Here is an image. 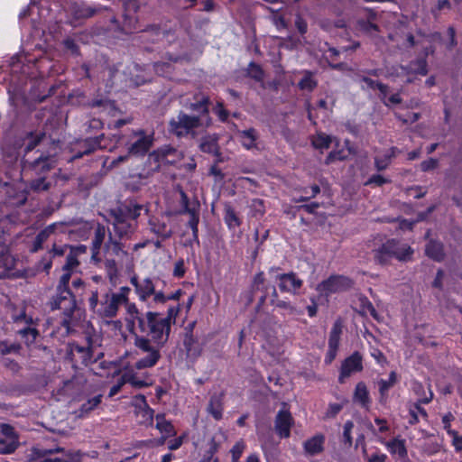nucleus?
Instances as JSON below:
<instances>
[{
  "instance_id": "obj_24",
  "label": "nucleus",
  "mask_w": 462,
  "mask_h": 462,
  "mask_svg": "<svg viewBox=\"0 0 462 462\" xmlns=\"http://www.w3.org/2000/svg\"><path fill=\"white\" fill-rule=\"evenodd\" d=\"M402 72L409 75L426 76L429 72L428 61L425 57L418 56L415 60L409 62L407 65H402Z\"/></svg>"
},
{
  "instance_id": "obj_25",
  "label": "nucleus",
  "mask_w": 462,
  "mask_h": 462,
  "mask_svg": "<svg viewBox=\"0 0 462 462\" xmlns=\"http://www.w3.org/2000/svg\"><path fill=\"white\" fill-rule=\"evenodd\" d=\"M178 153V150L170 145H163L154 151H152L149 157L153 160L155 162H166V163H173L174 160H169L170 156L175 157Z\"/></svg>"
},
{
  "instance_id": "obj_43",
  "label": "nucleus",
  "mask_w": 462,
  "mask_h": 462,
  "mask_svg": "<svg viewBox=\"0 0 462 462\" xmlns=\"http://www.w3.org/2000/svg\"><path fill=\"white\" fill-rule=\"evenodd\" d=\"M17 335L23 339L26 346H30L36 341L37 337L40 336V332L36 328L25 327L19 329Z\"/></svg>"
},
{
  "instance_id": "obj_60",
  "label": "nucleus",
  "mask_w": 462,
  "mask_h": 462,
  "mask_svg": "<svg viewBox=\"0 0 462 462\" xmlns=\"http://www.w3.org/2000/svg\"><path fill=\"white\" fill-rule=\"evenodd\" d=\"M92 107H104L105 109L113 110L116 109L115 101L103 98H94L90 102Z\"/></svg>"
},
{
  "instance_id": "obj_6",
  "label": "nucleus",
  "mask_w": 462,
  "mask_h": 462,
  "mask_svg": "<svg viewBox=\"0 0 462 462\" xmlns=\"http://www.w3.org/2000/svg\"><path fill=\"white\" fill-rule=\"evenodd\" d=\"M414 250L408 245H402L398 239H387L373 250L374 261L379 265H388L393 258L401 262L411 259Z\"/></svg>"
},
{
  "instance_id": "obj_30",
  "label": "nucleus",
  "mask_w": 462,
  "mask_h": 462,
  "mask_svg": "<svg viewBox=\"0 0 462 462\" xmlns=\"http://www.w3.org/2000/svg\"><path fill=\"white\" fill-rule=\"evenodd\" d=\"M425 254L436 262H442L445 258L444 245L439 241L430 239L426 245Z\"/></svg>"
},
{
  "instance_id": "obj_15",
  "label": "nucleus",
  "mask_w": 462,
  "mask_h": 462,
  "mask_svg": "<svg viewBox=\"0 0 462 462\" xmlns=\"http://www.w3.org/2000/svg\"><path fill=\"white\" fill-rule=\"evenodd\" d=\"M363 368L362 355L358 351H355L343 360L339 370L338 382L344 383L345 380L352 374L361 372Z\"/></svg>"
},
{
  "instance_id": "obj_14",
  "label": "nucleus",
  "mask_w": 462,
  "mask_h": 462,
  "mask_svg": "<svg viewBox=\"0 0 462 462\" xmlns=\"http://www.w3.org/2000/svg\"><path fill=\"white\" fill-rule=\"evenodd\" d=\"M134 134L138 138L129 145L128 154L135 157H143L153 145L154 134H146L144 130L140 129L134 132Z\"/></svg>"
},
{
  "instance_id": "obj_49",
  "label": "nucleus",
  "mask_w": 462,
  "mask_h": 462,
  "mask_svg": "<svg viewBox=\"0 0 462 462\" xmlns=\"http://www.w3.org/2000/svg\"><path fill=\"white\" fill-rule=\"evenodd\" d=\"M84 126L86 134H92L102 130L104 123L99 118H91L84 125Z\"/></svg>"
},
{
  "instance_id": "obj_34",
  "label": "nucleus",
  "mask_w": 462,
  "mask_h": 462,
  "mask_svg": "<svg viewBox=\"0 0 462 462\" xmlns=\"http://www.w3.org/2000/svg\"><path fill=\"white\" fill-rule=\"evenodd\" d=\"M238 135L240 137L242 146L246 150H251L256 147L258 134L254 128L251 127L246 130L239 131Z\"/></svg>"
},
{
  "instance_id": "obj_19",
  "label": "nucleus",
  "mask_w": 462,
  "mask_h": 462,
  "mask_svg": "<svg viewBox=\"0 0 462 462\" xmlns=\"http://www.w3.org/2000/svg\"><path fill=\"white\" fill-rule=\"evenodd\" d=\"M293 423V418L289 411H279L274 421L276 433L282 439L289 438Z\"/></svg>"
},
{
  "instance_id": "obj_37",
  "label": "nucleus",
  "mask_w": 462,
  "mask_h": 462,
  "mask_svg": "<svg viewBox=\"0 0 462 462\" xmlns=\"http://www.w3.org/2000/svg\"><path fill=\"white\" fill-rule=\"evenodd\" d=\"M264 70L261 65L254 61H250L245 69V77L250 78L256 82H263L264 79Z\"/></svg>"
},
{
  "instance_id": "obj_21",
  "label": "nucleus",
  "mask_w": 462,
  "mask_h": 462,
  "mask_svg": "<svg viewBox=\"0 0 462 462\" xmlns=\"http://www.w3.org/2000/svg\"><path fill=\"white\" fill-rule=\"evenodd\" d=\"M103 250L106 256L123 258L128 255L125 244L122 240L114 236L111 232L108 233V237Z\"/></svg>"
},
{
  "instance_id": "obj_52",
  "label": "nucleus",
  "mask_w": 462,
  "mask_h": 462,
  "mask_svg": "<svg viewBox=\"0 0 462 462\" xmlns=\"http://www.w3.org/2000/svg\"><path fill=\"white\" fill-rule=\"evenodd\" d=\"M63 272L64 273L60 276L58 285L56 287V291H71L69 289V282H70L73 271H63Z\"/></svg>"
},
{
  "instance_id": "obj_50",
  "label": "nucleus",
  "mask_w": 462,
  "mask_h": 462,
  "mask_svg": "<svg viewBox=\"0 0 462 462\" xmlns=\"http://www.w3.org/2000/svg\"><path fill=\"white\" fill-rule=\"evenodd\" d=\"M155 428L160 431V433L162 436L168 438L174 437L177 434L173 424L170 420L163 421V423L156 424Z\"/></svg>"
},
{
  "instance_id": "obj_61",
  "label": "nucleus",
  "mask_w": 462,
  "mask_h": 462,
  "mask_svg": "<svg viewBox=\"0 0 462 462\" xmlns=\"http://www.w3.org/2000/svg\"><path fill=\"white\" fill-rule=\"evenodd\" d=\"M66 457L69 458L68 460H65V459H62L60 457H55V458H44L39 462H79L80 461V453L79 452H76V453L68 452V453H66Z\"/></svg>"
},
{
  "instance_id": "obj_44",
  "label": "nucleus",
  "mask_w": 462,
  "mask_h": 462,
  "mask_svg": "<svg viewBox=\"0 0 462 462\" xmlns=\"http://www.w3.org/2000/svg\"><path fill=\"white\" fill-rule=\"evenodd\" d=\"M127 312L129 315L127 327L129 331H133L134 326L138 323V319L143 317L145 312L139 310L134 303L128 306Z\"/></svg>"
},
{
  "instance_id": "obj_39",
  "label": "nucleus",
  "mask_w": 462,
  "mask_h": 462,
  "mask_svg": "<svg viewBox=\"0 0 462 462\" xmlns=\"http://www.w3.org/2000/svg\"><path fill=\"white\" fill-rule=\"evenodd\" d=\"M199 149L201 152L219 155V147L217 139L211 138L210 136L203 137L199 143Z\"/></svg>"
},
{
  "instance_id": "obj_23",
  "label": "nucleus",
  "mask_w": 462,
  "mask_h": 462,
  "mask_svg": "<svg viewBox=\"0 0 462 462\" xmlns=\"http://www.w3.org/2000/svg\"><path fill=\"white\" fill-rule=\"evenodd\" d=\"M398 382V374L395 371L389 374L388 379H380L377 382L379 398L378 402L382 405H385L389 400V390Z\"/></svg>"
},
{
  "instance_id": "obj_16",
  "label": "nucleus",
  "mask_w": 462,
  "mask_h": 462,
  "mask_svg": "<svg viewBox=\"0 0 462 462\" xmlns=\"http://www.w3.org/2000/svg\"><path fill=\"white\" fill-rule=\"evenodd\" d=\"M109 230L106 226L101 223H97L94 229V236L91 241V259L95 263H100L102 261L101 250L104 248L106 238L108 237Z\"/></svg>"
},
{
  "instance_id": "obj_48",
  "label": "nucleus",
  "mask_w": 462,
  "mask_h": 462,
  "mask_svg": "<svg viewBox=\"0 0 462 462\" xmlns=\"http://www.w3.org/2000/svg\"><path fill=\"white\" fill-rule=\"evenodd\" d=\"M22 350L20 343H9L7 340H0V355L5 356L11 353L19 354Z\"/></svg>"
},
{
  "instance_id": "obj_13",
  "label": "nucleus",
  "mask_w": 462,
  "mask_h": 462,
  "mask_svg": "<svg viewBox=\"0 0 462 462\" xmlns=\"http://www.w3.org/2000/svg\"><path fill=\"white\" fill-rule=\"evenodd\" d=\"M105 134H100L95 137H87L78 143L77 147L73 149V155L71 160L82 158L85 155H89L97 150H104L107 148Z\"/></svg>"
},
{
  "instance_id": "obj_45",
  "label": "nucleus",
  "mask_w": 462,
  "mask_h": 462,
  "mask_svg": "<svg viewBox=\"0 0 462 462\" xmlns=\"http://www.w3.org/2000/svg\"><path fill=\"white\" fill-rule=\"evenodd\" d=\"M97 10L90 5L81 4L73 8V14L76 19H86L92 17Z\"/></svg>"
},
{
  "instance_id": "obj_53",
  "label": "nucleus",
  "mask_w": 462,
  "mask_h": 462,
  "mask_svg": "<svg viewBox=\"0 0 462 462\" xmlns=\"http://www.w3.org/2000/svg\"><path fill=\"white\" fill-rule=\"evenodd\" d=\"M212 110L213 113L218 117V120L220 122H227L229 117V111L226 109L224 103L222 101H217Z\"/></svg>"
},
{
  "instance_id": "obj_28",
  "label": "nucleus",
  "mask_w": 462,
  "mask_h": 462,
  "mask_svg": "<svg viewBox=\"0 0 462 462\" xmlns=\"http://www.w3.org/2000/svg\"><path fill=\"white\" fill-rule=\"evenodd\" d=\"M58 225H62V223H52L43 229H42L35 236L31 252L36 253L42 249L43 243L55 233Z\"/></svg>"
},
{
  "instance_id": "obj_7",
  "label": "nucleus",
  "mask_w": 462,
  "mask_h": 462,
  "mask_svg": "<svg viewBox=\"0 0 462 462\" xmlns=\"http://www.w3.org/2000/svg\"><path fill=\"white\" fill-rule=\"evenodd\" d=\"M202 125L199 116H191L180 110L176 116L170 119L168 131L179 139L188 136L195 137L196 129Z\"/></svg>"
},
{
  "instance_id": "obj_63",
  "label": "nucleus",
  "mask_w": 462,
  "mask_h": 462,
  "mask_svg": "<svg viewBox=\"0 0 462 462\" xmlns=\"http://www.w3.org/2000/svg\"><path fill=\"white\" fill-rule=\"evenodd\" d=\"M130 288L127 286H123L119 289L118 292H112L114 298L118 301L120 305L125 304L128 301V294L130 292Z\"/></svg>"
},
{
  "instance_id": "obj_55",
  "label": "nucleus",
  "mask_w": 462,
  "mask_h": 462,
  "mask_svg": "<svg viewBox=\"0 0 462 462\" xmlns=\"http://www.w3.org/2000/svg\"><path fill=\"white\" fill-rule=\"evenodd\" d=\"M79 256L69 250L66 257V263L62 267L63 271H73L79 265Z\"/></svg>"
},
{
  "instance_id": "obj_40",
  "label": "nucleus",
  "mask_w": 462,
  "mask_h": 462,
  "mask_svg": "<svg viewBox=\"0 0 462 462\" xmlns=\"http://www.w3.org/2000/svg\"><path fill=\"white\" fill-rule=\"evenodd\" d=\"M136 416L139 417V424L145 426V427H151L153 424V419H154V410L151 408L149 405L146 407H143L141 410H137L134 411Z\"/></svg>"
},
{
  "instance_id": "obj_2",
  "label": "nucleus",
  "mask_w": 462,
  "mask_h": 462,
  "mask_svg": "<svg viewBox=\"0 0 462 462\" xmlns=\"http://www.w3.org/2000/svg\"><path fill=\"white\" fill-rule=\"evenodd\" d=\"M27 199L28 192L26 189L10 186L6 190L5 201L0 202V268H3L0 273V280L23 276V272L15 270L16 259L10 254L5 245V236L19 220L14 208L24 205Z\"/></svg>"
},
{
  "instance_id": "obj_38",
  "label": "nucleus",
  "mask_w": 462,
  "mask_h": 462,
  "mask_svg": "<svg viewBox=\"0 0 462 462\" xmlns=\"http://www.w3.org/2000/svg\"><path fill=\"white\" fill-rule=\"evenodd\" d=\"M270 304L281 310H282L281 313L282 315H295L297 314L296 307L289 300H279L278 296L270 299Z\"/></svg>"
},
{
  "instance_id": "obj_4",
  "label": "nucleus",
  "mask_w": 462,
  "mask_h": 462,
  "mask_svg": "<svg viewBox=\"0 0 462 462\" xmlns=\"http://www.w3.org/2000/svg\"><path fill=\"white\" fill-rule=\"evenodd\" d=\"M277 296L275 286L266 283L264 273L260 271L254 274L249 289L242 294V299L245 306L257 301L254 309L255 312L259 313L263 310L268 297L273 299Z\"/></svg>"
},
{
  "instance_id": "obj_46",
  "label": "nucleus",
  "mask_w": 462,
  "mask_h": 462,
  "mask_svg": "<svg viewBox=\"0 0 462 462\" xmlns=\"http://www.w3.org/2000/svg\"><path fill=\"white\" fill-rule=\"evenodd\" d=\"M30 189L35 192L48 190L51 187V182L47 180V176H36L30 181Z\"/></svg>"
},
{
  "instance_id": "obj_26",
  "label": "nucleus",
  "mask_w": 462,
  "mask_h": 462,
  "mask_svg": "<svg viewBox=\"0 0 462 462\" xmlns=\"http://www.w3.org/2000/svg\"><path fill=\"white\" fill-rule=\"evenodd\" d=\"M353 402L365 409H368L370 407L371 398L365 382L361 381L356 384L353 393Z\"/></svg>"
},
{
  "instance_id": "obj_1",
  "label": "nucleus",
  "mask_w": 462,
  "mask_h": 462,
  "mask_svg": "<svg viewBox=\"0 0 462 462\" xmlns=\"http://www.w3.org/2000/svg\"><path fill=\"white\" fill-rule=\"evenodd\" d=\"M171 329L169 323L162 319V314L156 311H145L138 319L130 333L134 336V345L147 355L135 363L137 369L151 368L157 365L162 357L161 348L169 341Z\"/></svg>"
},
{
  "instance_id": "obj_9",
  "label": "nucleus",
  "mask_w": 462,
  "mask_h": 462,
  "mask_svg": "<svg viewBox=\"0 0 462 462\" xmlns=\"http://www.w3.org/2000/svg\"><path fill=\"white\" fill-rule=\"evenodd\" d=\"M34 158L22 159L23 170L34 176H47L57 163L55 155L49 152L36 150Z\"/></svg>"
},
{
  "instance_id": "obj_58",
  "label": "nucleus",
  "mask_w": 462,
  "mask_h": 462,
  "mask_svg": "<svg viewBox=\"0 0 462 462\" xmlns=\"http://www.w3.org/2000/svg\"><path fill=\"white\" fill-rule=\"evenodd\" d=\"M186 273H187V267H186L185 261L182 258L178 259L174 263L172 276L177 279H181L185 276Z\"/></svg>"
},
{
  "instance_id": "obj_22",
  "label": "nucleus",
  "mask_w": 462,
  "mask_h": 462,
  "mask_svg": "<svg viewBox=\"0 0 462 462\" xmlns=\"http://www.w3.org/2000/svg\"><path fill=\"white\" fill-rule=\"evenodd\" d=\"M209 105L210 98L208 96H202L199 100L196 102L190 103L187 107L191 111L196 113V115H191V116H199L201 123H203V119L206 118L207 124L206 125H209L211 124V118L209 116Z\"/></svg>"
},
{
  "instance_id": "obj_3",
  "label": "nucleus",
  "mask_w": 462,
  "mask_h": 462,
  "mask_svg": "<svg viewBox=\"0 0 462 462\" xmlns=\"http://www.w3.org/2000/svg\"><path fill=\"white\" fill-rule=\"evenodd\" d=\"M143 209L144 206L134 199H127L111 208L109 216L112 217L114 236L119 240L131 238L138 227L137 219Z\"/></svg>"
},
{
  "instance_id": "obj_35",
  "label": "nucleus",
  "mask_w": 462,
  "mask_h": 462,
  "mask_svg": "<svg viewBox=\"0 0 462 462\" xmlns=\"http://www.w3.org/2000/svg\"><path fill=\"white\" fill-rule=\"evenodd\" d=\"M224 221L229 230H235L242 225L241 218L237 216L236 210L229 205H226L225 207Z\"/></svg>"
},
{
  "instance_id": "obj_47",
  "label": "nucleus",
  "mask_w": 462,
  "mask_h": 462,
  "mask_svg": "<svg viewBox=\"0 0 462 462\" xmlns=\"http://www.w3.org/2000/svg\"><path fill=\"white\" fill-rule=\"evenodd\" d=\"M331 143H332L331 136L328 135L324 133L317 134V135L311 141L312 145L316 149H319V150L329 148Z\"/></svg>"
},
{
  "instance_id": "obj_5",
  "label": "nucleus",
  "mask_w": 462,
  "mask_h": 462,
  "mask_svg": "<svg viewBox=\"0 0 462 462\" xmlns=\"http://www.w3.org/2000/svg\"><path fill=\"white\" fill-rule=\"evenodd\" d=\"M103 356V353L94 356V340L88 333L84 337V342L71 341L66 346V359L76 369L94 364Z\"/></svg>"
},
{
  "instance_id": "obj_11",
  "label": "nucleus",
  "mask_w": 462,
  "mask_h": 462,
  "mask_svg": "<svg viewBox=\"0 0 462 462\" xmlns=\"http://www.w3.org/2000/svg\"><path fill=\"white\" fill-rule=\"evenodd\" d=\"M50 306L52 310H61L63 311L65 318L62 323L63 325L69 326V319L72 317L77 309L75 295L71 291H56L55 296L52 297L50 302Z\"/></svg>"
},
{
  "instance_id": "obj_42",
  "label": "nucleus",
  "mask_w": 462,
  "mask_h": 462,
  "mask_svg": "<svg viewBox=\"0 0 462 462\" xmlns=\"http://www.w3.org/2000/svg\"><path fill=\"white\" fill-rule=\"evenodd\" d=\"M343 332V321L338 318L333 324L329 333L328 346L339 347L340 337Z\"/></svg>"
},
{
  "instance_id": "obj_8",
  "label": "nucleus",
  "mask_w": 462,
  "mask_h": 462,
  "mask_svg": "<svg viewBox=\"0 0 462 462\" xmlns=\"http://www.w3.org/2000/svg\"><path fill=\"white\" fill-rule=\"evenodd\" d=\"M88 306L93 312L103 319H112L117 315L121 306L114 298L111 291H107L99 298L97 291L91 292L88 299Z\"/></svg>"
},
{
  "instance_id": "obj_51",
  "label": "nucleus",
  "mask_w": 462,
  "mask_h": 462,
  "mask_svg": "<svg viewBox=\"0 0 462 462\" xmlns=\"http://www.w3.org/2000/svg\"><path fill=\"white\" fill-rule=\"evenodd\" d=\"M19 447V441L13 439L6 441L0 439V454H13Z\"/></svg>"
},
{
  "instance_id": "obj_41",
  "label": "nucleus",
  "mask_w": 462,
  "mask_h": 462,
  "mask_svg": "<svg viewBox=\"0 0 462 462\" xmlns=\"http://www.w3.org/2000/svg\"><path fill=\"white\" fill-rule=\"evenodd\" d=\"M318 86V81L314 79V74L310 70H305L303 77L298 83L300 90L312 92Z\"/></svg>"
},
{
  "instance_id": "obj_18",
  "label": "nucleus",
  "mask_w": 462,
  "mask_h": 462,
  "mask_svg": "<svg viewBox=\"0 0 462 462\" xmlns=\"http://www.w3.org/2000/svg\"><path fill=\"white\" fill-rule=\"evenodd\" d=\"M275 280L279 281L278 286L282 292L297 294L303 285V281L293 272L277 274Z\"/></svg>"
},
{
  "instance_id": "obj_29",
  "label": "nucleus",
  "mask_w": 462,
  "mask_h": 462,
  "mask_svg": "<svg viewBox=\"0 0 462 462\" xmlns=\"http://www.w3.org/2000/svg\"><path fill=\"white\" fill-rule=\"evenodd\" d=\"M183 346L188 356L196 358L201 355L202 348L191 330L185 332Z\"/></svg>"
},
{
  "instance_id": "obj_36",
  "label": "nucleus",
  "mask_w": 462,
  "mask_h": 462,
  "mask_svg": "<svg viewBox=\"0 0 462 462\" xmlns=\"http://www.w3.org/2000/svg\"><path fill=\"white\" fill-rule=\"evenodd\" d=\"M102 394H97L83 402L79 409V416L85 417L102 402Z\"/></svg>"
},
{
  "instance_id": "obj_56",
  "label": "nucleus",
  "mask_w": 462,
  "mask_h": 462,
  "mask_svg": "<svg viewBox=\"0 0 462 462\" xmlns=\"http://www.w3.org/2000/svg\"><path fill=\"white\" fill-rule=\"evenodd\" d=\"M134 30H137V19L134 16L125 14L122 31H124L125 33H131Z\"/></svg>"
},
{
  "instance_id": "obj_12",
  "label": "nucleus",
  "mask_w": 462,
  "mask_h": 462,
  "mask_svg": "<svg viewBox=\"0 0 462 462\" xmlns=\"http://www.w3.org/2000/svg\"><path fill=\"white\" fill-rule=\"evenodd\" d=\"M43 131H29L18 137L15 141L17 153L23 154V159L32 158L30 153L40 145L45 138Z\"/></svg>"
},
{
  "instance_id": "obj_64",
  "label": "nucleus",
  "mask_w": 462,
  "mask_h": 462,
  "mask_svg": "<svg viewBox=\"0 0 462 462\" xmlns=\"http://www.w3.org/2000/svg\"><path fill=\"white\" fill-rule=\"evenodd\" d=\"M391 180L384 178L383 176L380 174H374L371 177L368 178V180L365 182V186H372L375 185L377 187H381L386 183H390Z\"/></svg>"
},
{
  "instance_id": "obj_31",
  "label": "nucleus",
  "mask_w": 462,
  "mask_h": 462,
  "mask_svg": "<svg viewBox=\"0 0 462 462\" xmlns=\"http://www.w3.org/2000/svg\"><path fill=\"white\" fill-rule=\"evenodd\" d=\"M149 226L151 232H152L162 240H167L172 236L171 228L169 227V226L164 221H161L157 218L150 219Z\"/></svg>"
},
{
  "instance_id": "obj_32",
  "label": "nucleus",
  "mask_w": 462,
  "mask_h": 462,
  "mask_svg": "<svg viewBox=\"0 0 462 462\" xmlns=\"http://www.w3.org/2000/svg\"><path fill=\"white\" fill-rule=\"evenodd\" d=\"M399 152L397 147H391L383 156L374 157V168L378 171L386 170Z\"/></svg>"
},
{
  "instance_id": "obj_10",
  "label": "nucleus",
  "mask_w": 462,
  "mask_h": 462,
  "mask_svg": "<svg viewBox=\"0 0 462 462\" xmlns=\"http://www.w3.org/2000/svg\"><path fill=\"white\" fill-rule=\"evenodd\" d=\"M354 282L352 279L341 274H332L317 285V291L320 295L329 296L350 290Z\"/></svg>"
},
{
  "instance_id": "obj_27",
  "label": "nucleus",
  "mask_w": 462,
  "mask_h": 462,
  "mask_svg": "<svg viewBox=\"0 0 462 462\" xmlns=\"http://www.w3.org/2000/svg\"><path fill=\"white\" fill-rule=\"evenodd\" d=\"M325 436L321 433L308 439L303 443V448L306 454L316 456L324 450Z\"/></svg>"
},
{
  "instance_id": "obj_57",
  "label": "nucleus",
  "mask_w": 462,
  "mask_h": 462,
  "mask_svg": "<svg viewBox=\"0 0 462 462\" xmlns=\"http://www.w3.org/2000/svg\"><path fill=\"white\" fill-rule=\"evenodd\" d=\"M180 311V304L177 306H171L167 310L166 316L162 315V319L166 320L169 323V327L171 328V326L175 323L176 318L178 317Z\"/></svg>"
},
{
  "instance_id": "obj_62",
  "label": "nucleus",
  "mask_w": 462,
  "mask_h": 462,
  "mask_svg": "<svg viewBox=\"0 0 462 462\" xmlns=\"http://www.w3.org/2000/svg\"><path fill=\"white\" fill-rule=\"evenodd\" d=\"M105 268L110 279L117 276L118 269L115 258H106L105 261Z\"/></svg>"
},
{
  "instance_id": "obj_33",
  "label": "nucleus",
  "mask_w": 462,
  "mask_h": 462,
  "mask_svg": "<svg viewBox=\"0 0 462 462\" xmlns=\"http://www.w3.org/2000/svg\"><path fill=\"white\" fill-rule=\"evenodd\" d=\"M387 450L392 455H398L400 458H406L408 457V451L405 446V440L394 438L389 441L384 442Z\"/></svg>"
},
{
  "instance_id": "obj_17",
  "label": "nucleus",
  "mask_w": 462,
  "mask_h": 462,
  "mask_svg": "<svg viewBox=\"0 0 462 462\" xmlns=\"http://www.w3.org/2000/svg\"><path fill=\"white\" fill-rule=\"evenodd\" d=\"M130 283L134 286L136 295L141 301H146L153 293L155 284L152 278L139 279L136 274L130 278Z\"/></svg>"
},
{
  "instance_id": "obj_20",
  "label": "nucleus",
  "mask_w": 462,
  "mask_h": 462,
  "mask_svg": "<svg viewBox=\"0 0 462 462\" xmlns=\"http://www.w3.org/2000/svg\"><path fill=\"white\" fill-rule=\"evenodd\" d=\"M225 395L226 393L224 391L213 393L207 405V412L217 421L223 419Z\"/></svg>"
},
{
  "instance_id": "obj_54",
  "label": "nucleus",
  "mask_w": 462,
  "mask_h": 462,
  "mask_svg": "<svg viewBox=\"0 0 462 462\" xmlns=\"http://www.w3.org/2000/svg\"><path fill=\"white\" fill-rule=\"evenodd\" d=\"M245 448V443L243 439L238 440L235 443V445L232 447L230 450L232 462H239V459L241 458Z\"/></svg>"
},
{
  "instance_id": "obj_59",
  "label": "nucleus",
  "mask_w": 462,
  "mask_h": 462,
  "mask_svg": "<svg viewBox=\"0 0 462 462\" xmlns=\"http://www.w3.org/2000/svg\"><path fill=\"white\" fill-rule=\"evenodd\" d=\"M194 204L192 210L186 212V214L189 216V219L187 224L188 226L199 224V202L196 199Z\"/></svg>"
}]
</instances>
